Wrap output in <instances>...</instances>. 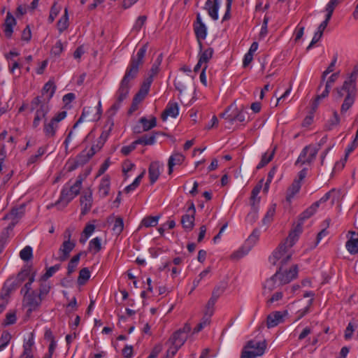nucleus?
<instances>
[{
  "instance_id": "f257e3e1",
  "label": "nucleus",
  "mask_w": 358,
  "mask_h": 358,
  "mask_svg": "<svg viewBox=\"0 0 358 358\" xmlns=\"http://www.w3.org/2000/svg\"><path fill=\"white\" fill-rule=\"evenodd\" d=\"M147 48V45H143L138 49L136 55L131 56L124 75L115 92V102L108 110L111 115H115L121 108L122 103L128 98L131 82L138 76L140 68L144 63Z\"/></svg>"
},
{
  "instance_id": "f03ea898",
  "label": "nucleus",
  "mask_w": 358,
  "mask_h": 358,
  "mask_svg": "<svg viewBox=\"0 0 358 358\" xmlns=\"http://www.w3.org/2000/svg\"><path fill=\"white\" fill-rule=\"evenodd\" d=\"M358 75V69H355L344 81L341 87L336 89V98L341 99L345 96L343 103L341 107V113H345L354 104L357 88L356 80Z\"/></svg>"
},
{
  "instance_id": "7ed1b4c3",
  "label": "nucleus",
  "mask_w": 358,
  "mask_h": 358,
  "mask_svg": "<svg viewBox=\"0 0 358 358\" xmlns=\"http://www.w3.org/2000/svg\"><path fill=\"white\" fill-rule=\"evenodd\" d=\"M31 111L35 112V116L33 120V127L37 128L41 121L44 119L50 111V107L48 101H44L41 97H35L30 103Z\"/></svg>"
},
{
  "instance_id": "20e7f679",
  "label": "nucleus",
  "mask_w": 358,
  "mask_h": 358,
  "mask_svg": "<svg viewBox=\"0 0 358 358\" xmlns=\"http://www.w3.org/2000/svg\"><path fill=\"white\" fill-rule=\"evenodd\" d=\"M83 178L79 176L75 182L69 188L64 187L61 192L59 199L56 204L63 203L66 206L72 201L80 192Z\"/></svg>"
},
{
  "instance_id": "39448f33",
  "label": "nucleus",
  "mask_w": 358,
  "mask_h": 358,
  "mask_svg": "<svg viewBox=\"0 0 358 358\" xmlns=\"http://www.w3.org/2000/svg\"><path fill=\"white\" fill-rule=\"evenodd\" d=\"M187 338V335L181 334L178 330L175 331L166 343V345L168 346L166 357L168 358L173 357L184 345Z\"/></svg>"
},
{
  "instance_id": "423d86ee",
  "label": "nucleus",
  "mask_w": 358,
  "mask_h": 358,
  "mask_svg": "<svg viewBox=\"0 0 358 358\" xmlns=\"http://www.w3.org/2000/svg\"><path fill=\"white\" fill-rule=\"evenodd\" d=\"M67 113L66 111H61L57 113L50 120H45L43 123V133L46 138H52L56 135L57 131L59 128V124L61 121L65 119Z\"/></svg>"
},
{
  "instance_id": "0eeeda50",
  "label": "nucleus",
  "mask_w": 358,
  "mask_h": 358,
  "mask_svg": "<svg viewBox=\"0 0 358 358\" xmlns=\"http://www.w3.org/2000/svg\"><path fill=\"white\" fill-rule=\"evenodd\" d=\"M259 238V231L255 229L252 231L244 244L231 255V258L238 259L249 253L252 248L256 245Z\"/></svg>"
},
{
  "instance_id": "6e6552de",
  "label": "nucleus",
  "mask_w": 358,
  "mask_h": 358,
  "mask_svg": "<svg viewBox=\"0 0 358 358\" xmlns=\"http://www.w3.org/2000/svg\"><path fill=\"white\" fill-rule=\"evenodd\" d=\"M289 248L285 245V243H281L278 247L272 252L268 257L269 262L275 265L280 261V266L286 264L292 257V253L289 251Z\"/></svg>"
},
{
  "instance_id": "1a4fd4ad",
  "label": "nucleus",
  "mask_w": 358,
  "mask_h": 358,
  "mask_svg": "<svg viewBox=\"0 0 358 358\" xmlns=\"http://www.w3.org/2000/svg\"><path fill=\"white\" fill-rule=\"evenodd\" d=\"M64 237L65 240L58 250L57 259L60 262L66 261L69 257L71 252L76 247V241L71 240V232L69 230L66 231Z\"/></svg>"
},
{
  "instance_id": "9d476101",
  "label": "nucleus",
  "mask_w": 358,
  "mask_h": 358,
  "mask_svg": "<svg viewBox=\"0 0 358 358\" xmlns=\"http://www.w3.org/2000/svg\"><path fill=\"white\" fill-rule=\"evenodd\" d=\"M319 148L313 145H306L301 150L295 162V165L297 166L299 164L303 165L305 164H311L315 160Z\"/></svg>"
},
{
  "instance_id": "9b49d317",
  "label": "nucleus",
  "mask_w": 358,
  "mask_h": 358,
  "mask_svg": "<svg viewBox=\"0 0 358 358\" xmlns=\"http://www.w3.org/2000/svg\"><path fill=\"white\" fill-rule=\"evenodd\" d=\"M43 299L37 294L36 291H31L30 294H27L23 298V306L27 308V315L37 310L41 305Z\"/></svg>"
},
{
  "instance_id": "f8f14e48",
  "label": "nucleus",
  "mask_w": 358,
  "mask_h": 358,
  "mask_svg": "<svg viewBox=\"0 0 358 358\" xmlns=\"http://www.w3.org/2000/svg\"><path fill=\"white\" fill-rule=\"evenodd\" d=\"M187 203L189 207L186 213L182 216L181 224L185 231H190L194 226L196 208L192 201H188Z\"/></svg>"
},
{
  "instance_id": "ddd939ff",
  "label": "nucleus",
  "mask_w": 358,
  "mask_h": 358,
  "mask_svg": "<svg viewBox=\"0 0 358 358\" xmlns=\"http://www.w3.org/2000/svg\"><path fill=\"white\" fill-rule=\"evenodd\" d=\"M275 273H279L278 285H283L290 282L293 279L296 278L298 273V268L296 265L292 266L288 271H282V266H280L278 271Z\"/></svg>"
},
{
  "instance_id": "4468645a",
  "label": "nucleus",
  "mask_w": 358,
  "mask_h": 358,
  "mask_svg": "<svg viewBox=\"0 0 358 358\" xmlns=\"http://www.w3.org/2000/svg\"><path fill=\"white\" fill-rule=\"evenodd\" d=\"M194 32L199 41V48H201L202 43L201 41L206 39L207 36V28L205 24L202 22L200 14H197L196 15V22L194 24Z\"/></svg>"
},
{
  "instance_id": "2eb2a0df",
  "label": "nucleus",
  "mask_w": 358,
  "mask_h": 358,
  "mask_svg": "<svg viewBox=\"0 0 358 358\" xmlns=\"http://www.w3.org/2000/svg\"><path fill=\"white\" fill-rule=\"evenodd\" d=\"M303 223L302 222H299L292 230L289 232L287 238L282 243H285L287 248L289 249L296 243L298 241L300 234L303 231Z\"/></svg>"
},
{
  "instance_id": "dca6fc26",
  "label": "nucleus",
  "mask_w": 358,
  "mask_h": 358,
  "mask_svg": "<svg viewBox=\"0 0 358 358\" xmlns=\"http://www.w3.org/2000/svg\"><path fill=\"white\" fill-rule=\"evenodd\" d=\"M81 214H87L92 208V192L90 189L83 192L80 197Z\"/></svg>"
},
{
  "instance_id": "f3484780",
  "label": "nucleus",
  "mask_w": 358,
  "mask_h": 358,
  "mask_svg": "<svg viewBox=\"0 0 358 358\" xmlns=\"http://www.w3.org/2000/svg\"><path fill=\"white\" fill-rule=\"evenodd\" d=\"M164 165L159 162H152L150 163L148 169V174L150 183L153 185L159 178Z\"/></svg>"
},
{
  "instance_id": "a211bd4d",
  "label": "nucleus",
  "mask_w": 358,
  "mask_h": 358,
  "mask_svg": "<svg viewBox=\"0 0 358 358\" xmlns=\"http://www.w3.org/2000/svg\"><path fill=\"white\" fill-rule=\"evenodd\" d=\"M179 114V106L178 103L176 101H170L164 110L162 114V119L163 121H166L168 117H171L172 118H176Z\"/></svg>"
},
{
  "instance_id": "6ab92c4d",
  "label": "nucleus",
  "mask_w": 358,
  "mask_h": 358,
  "mask_svg": "<svg viewBox=\"0 0 358 358\" xmlns=\"http://www.w3.org/2000/svg\"><path fill=\"white\" fill-rule=\"evenodd\" d=\"M220 6V0H206L204 9L208 11L209 16L213 20L218 19V10Z\"/></svg>"
},
{
  "instance_id": "aec40b11",
  "label": "nucleus",
  "mask_w": 358,
  "mask_h": 358,
  "mask_svg": "<svg viewBox=\"0 0 358 358\" xmlns=\"http://www.w3.org/2000/svg\"><path fill=\"white\" fill-rule=\"evenodd\" d=\"M101 149L96 144L92 145L90 149H85L83 150L78 155V161L80 164L87 163L97 152Z\"/></svg>"
},
{
  "instance_id": "412c9836",
  "label": "nucleus",
  "mask_w": 358,
  "mask_h": 358,
  "mask_svg": "<svg viewBox=\"0 0 358 358\" xmlns=\"http://www.w3.org/2000/svg\"><path fill=\"white\" fill-rule=\"evenodd\" d=\"M350 238L345 243V248L350 255L358 254V232L350 231Z\"/></svg>"
},
{
  "instance_id": "4be33fe9",
  "label": "nucleus",
  "mask_w": 358,
  "mask_h": 358,
  "mask_svg": "<svg viewBox=\"0 0 358 358\" xmlns=\"http://www.w3.org/2000/svg\"><path fill=\"white\" fill-rule=\"evenodd\" d=\"M34 336L31 333L27 339L24 340L23 352L22 356L24 358H34L32 348L34 345Z\"/></svg>"
},
{
  "instance_id": "5701e85b",
  "label": "nucleus",
  "mask_w": 358,
  "mask_h": 358,
  "mask_svg": "<svg viewBox=\"0 0 358 358\" xmlns=\"http://www.w3.org/2000/svg\"><path fill=\"white\" fill-rule=\"evenodd\" d=\"M16 25V20L10 12L6 14L4 22V33L7 38H10L13 32V27Z\"/></svg>"
},
{
  "instance_id": "b1692460",
  "label": "nucleus",
  "mask_w": 358,
  "mask_h": 358,
  "mask_svg": "<svg viewBox=\"0 0 358 358\" xmlns=\"http://www.w3.org/2000/svg\"><path fill=\"white\" fill-rule=\"evenodd\" d=\"M185 160V156L180 152H174L173 153L168 161V166H169V174H171L173 173V167L177 165H180Z\"/></svg>"
},
{
  "instance_id": "393cba45",
  "label": "nucleus",
  "mask_w": 358,
  "mask_h": 358,
  "mask_svg": "<svg viewBox=\"0 0 358 358\" xmlns=\"http://www.w3.org/2000/svg\"><path fill=\"white\" fill-rule=\"evenodd\" d=\"M110 189V179L108 176H103L99 185L98 194L99 197L104 198L109 194Z\"/></svg>"
},
{
  "instance_id": "a878e982",
  "label": "nucleus",
  "mask_w": 358,
  "mask_h": 358,
  "mask_svg": "<svg viewBox=\"0 0 358 358\" xmlns=\"http://www.w3.org/2000/svg\"><path fill=\"white\" fill-rule=\"evenodd\" d=\"M283 321V314L280 311H275L267 316L266 325L268 328H273Z\"/></svg>"
},
{
  "instance_id": "bb28decb",
  "label": "nucleus",
  "mask_w": 358,
  "mask_h": 358,
  "mask_svg": "<svg viewBox=\"0 0 358 358\" xmlns=\"http://www.w3.org/2000/svg\"><path fill=\"white\" fill-rule=\"evenodd\" d=\"M23 214H24V207L23 206H20L19 208H13L11 210V211L4 217V219L5 220L6 219L11 220L12 224H11V225L9 226V227H13L15 225V224L16 222H17L19 219L20 217H22Z\"/></svg>"
},
{
  "instance_id": "cd10ccee",
  "label": "nucleus",
  "mask_w": 358,
  "mask_h": 358,
  "mask_svg": "<svg viewBox=\"0 0 358 358\" xmlns=\"http://www.w3.org/2000/svg\"><path fill=\"white\" fill-rule=\"evenodd\" d=\"M279 273H275L272 277H271L269 279H268L265 283H264V294H266V293H270L272 290L275 289L276 287H279L280 285H278V278Z\"/></svg>"
},
{
  "instance_id": "c85d7f7f",
  "label": "nucleus",
  "mask_w": 358,
  "mask_h": 358,
  "mask_svg": "<svg viewBox=\"0 0 358 358\" xmlns=\"http://www.w3.org/2000/svg\"><path fill=\"white\" fill-rule=\"evenodd\" d=\"M301 185L299 180H294L292 185L288 187L287 190L286 200L288 202H291L294 196L299 193L301 189Z\"/></svg>"
},
{
  "instance_id": "c756f323",
  "label": "nucleus",
  "mask_w": 358,
  "mask_h": 358,
  "mask_svg": "<svg viewBox=\"0 0 358 358\" xmlns=\"http://www.w3.org/2000/svg\"><path fill=\"white\" fill-rule=\"evenodd\" d=\"M202 47L200 48V52L198 55L199 59L200 60L201 63H203L204 66L207 65V64L209 62V61L213 57L214 50L212 48H208L205 49L204 50H202Z\"/></svg>"
},
{
  "instance_id": "7c9ffc66",
  "label": "nucleus",
  "mask_w": 358,
  "mask_h": 358,
  "mask_svg": "<svg viewBox=\"0 0 358 358\" xmlns=\"http://www.w3.org/2000/svg\"><path fill=\"white\" fill-rule=\"evenodd\" d=\"M162 62V55L160 54L158 55L155 62L152 64L150 70L148 71V76L146 78H151L153 81L154 78L158 74L160 65Z\"/></svg>"
},
{
  "instance_id": "2f4dec72",
  "label": "nucleus",
  "mask_w": 358,
  "mask_h": 358,
  "mask_svg": "<svg viewBox=\"0 0 358 358\" xmlns=\"http://www.w3.org/2000/svg\"><path fill=\"white\" fill-rule=\"evenodd\" d=\"M138 123L142 125L143 131H147L157 125V118L155 117L152 116L150 120H148L145 117H142L140 118Z\"/></svg>"
},
{
  "instance_id": "473e14b6",
  "label": "nucleus",
  "mask_w": 358,
  "mask_h": 358,
  "mask_svg": "<svg viewBox=\"0 0 358 358\" xmlns=\"http://www.w3.org/2000/svg\"><path fill=\"white\" fill-rule=\"evenodd\" d=\"M260 346L262 348V355L264 353L265 350L266 348V341H256L251 340L249 341L247 344L245 345L248 349L252 350V352H257L259 348H257V346Z\"/></svg>"
},
{
  "instance_id": "72a5a7b5",
  "label": "nucleus",
  "mask_w": 358,
  "mask_h": 358,
  "mask_svg": "<svg viewBox=\"0 0 358 358\" xmlns=\"http://www.w3.org/2000/svg\"><path fill=\"white\" fill-rule=\"evenodd\" d=\"M245 113L246 111L244 109L241 110L239 111H237L236 113L234 115L230 114L227 115L226 117V120L230 124H232L236 121L243 122L245 120Z\"/></svg>"
},
{
  "instance_id": "f704fd0d",
  "label": "nucleus",
  "mask_w": 358,
  "mask_h": 358,
  "mask_svg": "<svg viewBox=\"0 0 358 358\" xmlns=\"http://www.w3.org/2000/svg\"><path fill=\"white\" fill-rule=\"evenodd\" d=\"M56 90V85L52 80L47 82L42 90V94L47 96V99L49 101L54 95Z\"/></svg>"
},
{
  "instance_id": "c9c22d12",
  "label": "nucleus",
  "mask_w": 358,
  "mask_h": 358,
  "mask_svg": "<svg viewBox=\"0 0 358 358\" xmlns=\"http://www.w3.org/2000/svg\"><path fill=\"white\" fill-rule=\"evenodd\" d=\"M82 254V252H79L78 254L74 255L69 262L67 267V274L69 275L72 274L76 271L80 262Z\"/></svg>"
},
{
  "instance_id": "e433bc0d",
  "label": "nucleus",
  "mask_w": 358,
  "mask_h": 358,
  "mask_svg": "<svg viewBox=\"0 0 358 358\" xmlns=\"http://www.w3.org/2000/svg\"><path fill=\"white\" fill-rule=\"evenodd\" d=\"M341 122V118L336 110L333 111L332 117L327 121L325 128L328 131L332 130L335 127L338 125Z\"/></svg>"
},
{
  "instance_id": "4c0bfd02",
  "label": "nucleus",
  "mask_w": 358,
  "mask_h": 358,
  "mask_svg": "<svg viewBox=\"0 0 358 358\" xmlns=\"http://www.w3.org/2000/svg\"><path fill=\"white\" fill-rule=\"evenodd\" d=\"M157 134H153L151 135H144L141 136V138L136 140V143H138V145H153L156 142V135Z\"/></svg>"
},
{
  "instance_id": "58836bf2",
  "label": "nucleus",
  "mask_w": 358,
  "mask_h": 358,
  "mask_svg": "<svg viewBox=\"0 0 358 358\" xmlns=\"http://www.w3.org/2000/svg\"><path fill=\"white\" fill-rule=\"evenodd\" d=\"M57 29L60 33L66 30L69 27L68 9L66 8L63 16L57 22Z\"/></svg>"
},
{
  "instance_id": "ea45409f",
  "label": "nucleus",
  "mask_w": 358,
  "mask_h": 358,
  "mask_svg": "<svg viewBox=\"0 0 358 358\" xmlns=\"http://www.w3.org/2000/svg\"><path fill=\"white\" fill-rule=\"evenodd\" d=\"M275 154V149L270 152H265L261 159L260 162L257 166V169H260L268 164L273 158Z\"/></svg>"
},
{
  "instance_id": "a19ab883",
  "label": "nucleus",
  "mask_w": 358,
  "mask_h": 358,
  "mask_svg": "<svg viewBox=\"0 0 358 358\" xmlns=\"http://www.w3.org/2000/svg\"><path fill=\"white\" fill-rule=\"evenodd\" d=\"M257 348H259L257 352H252V350L248 349L245 346H244L241 358H256L257 356L262 355V348L259 345L257 346Z\"/></svg>"
},
{
  "instance_id": "79ce46f5",
  "label": "nucleus",
  "mask_w": 358,
  "mask_h": 358,
  "mask_svg": "<svg viewBox=\"0 0 358 358\" xmlns=\"http://www.w3.org/2000/svg\"><path fill=\"white\" fill-rule=\"evenodd\" d=\"M88 248L94 254L99 252L101 250V238L99 237L92 238L89 243Z\"/></svg>"
},
{
  "instance_id": "37998d69",
  "label": "nucleus",
  "mask_w": 358,
  "mask_h": 358,
  "mask_svg": "<svg viewBox=\"0 0 358 358\" xmlns=\"http://www.w3.org/2000/svg\"><path fill=\"white\" fill-rule=\"evenodd\" d=\"M337 59H338V56L337 55H335L333 57V59L331 61V62L330 63V64L329 65V66L327 68V69L322 73V79H321V82H320V86L319 87H321L323 83L325 81V79H326V77L328 74H329L330 73L333 72L334 70V67H335V65L336 64V62H337Z\"/></svg>"
},
{
  "instance_id": "c03bdc74",
  "label": "nucleus",
  "mask_w": 358,
  "mask_h": 358,
  "mask_svg": "<svg viewBox=\"0 0 358 358\" xmlns=\"http://www.w3.org/2000/svg\"><path fill=\"white\" fill-rule=\"evenodd\" d=\"M11 338L12 336L8 331H3L2 332L0 337V352L8 345Z\"/></svg>"
},
{
  "instance_id": "a18cd8bd",
  "label": "nucleus",
  "mask_w": 358,
  "mask_h": 358,
  "mask_svg": "<svg viewBox=\"0 0 358 358\" xmlns=\"http://www.w3.org/2000/svg\"><path fill=\"white\" fill-rule=\"evenodd\" d=\"M113 231L115 235H120L124 229V221L121 217H115L113 226Z\"/></svg>"
},
{
  "instance_id": "49530a36",
  "label": "nucleus",
  "mask_w": 358,
  "mask_h": 358,
  "mask_svg": "<svg viewBox=\"0 0 358 358\" xmlns=\"http://www.w3.org/2000/svg\"><path fill=\"white\" fill-rule=\"evenodd\" d=\"M211 271L210 267H208L201 271L193 281V289L197 287L202 280L207 278Z\"/></svg>"
},
{
  "instance_id": "de8ad7c7",
  "label": "nucleus",
  "mask_w": 358,
  "mask_h": 358,
  "mask_svg": "<svg viewBox=\"0 0 358 358\" xmlns=\"http://www.w3.org/2000/svg\"><path fill=\"white\" fill-rule=\"evenodd\" d=\"M90 278V272L88 268H83L79 272L78 278V283L80 285H83Z\"/></svg>"
},
{
  "instance_id": "09e8293b",
  "label": "nucleus",
  "mask_w": 358,
  "mask_h": 358,
  "mask_svg": "<svg viewBox=\"0 0 358 358\" xmlns=\"http://www.w3.org/2000/svg\"><path fill=\"white\" fill-rule=\"evenodd\" d=\"M50 290V285L46 281L41 280L40 279V287L38 289V295H39L43 299L48 295Z\"/></svg>"
},
{
  "instance_id": "8fccbe9b",
  "label": "nucleus",
  "mask_w": 358,
  "mask_h": 358,
  "mask_svg": "<svg viewBox=\"0 0 358 358\" xmlns=\"http://www.w3.org/2000/svg\"><path fill=\"white\" fill-rule=\"evenodd\" d=\"M275 208L276 205L273 204L268 208L267 212L262 220L264 224H267L272 222L273 217L275 213Z\"/></svg>"
},
{
  "instance_id": "3c124183",
  "label": "nucleus",
  "mask_w": 358,
  "mask_h": 358,
  "mask_svg": "<svg viewBox=\"0 0 358 358\" xmlns=\"http://www.w3.org/2000/svg\"><path fill=\"white\" fill-rule=\"evenodd\" d=\"M210 316L204 315L202 317L201 322L197 324V326L194 329L193 333L197 334L201 331L203 328L208 326L210 324Z\"/></svg>"
},
{
  "instance_id": "603ef678",
  "label": "nucleus",
  "mask_w": 358,
  "mask_h": 358,
  "mask_svg": "<svg viewBox=\"0 0 358 358\" xmlns=\"http://www.w3.org/2000/svg\"><path fill=\"white\" fill-rule=\"evenodd\" d=\"M32 256L33 250L31 246L27 245L20 252V257L23 261L27 262L30 260L32 258Z\"/></svg>"
},
{
  "instance_id": "864d4df0",
  "label": "nucleus",
  "mask_w": 358,
  "mask_h": 358,
  "mask_svg": "<svg viewBox=\"0 0 358 358\" xmlns=\"http://www.w3.org/2000/svg\"><path fill=\"white\" fill-rule=\"evenodd\" d=\"M61 267L60 264H55L49 267L46 272L41 276V280L46 281L49 278L52 277Z\"/></svg>"
},
{
  "instance_id": "5fc2aeb1",
  "label": "nucleus",
  "mask_w": 358,
  "mask_h": 358,
  "mask_svg": "<svg viewBox=\"0 0 358 358\" xmlns=\"http://www.w3.org/2000/svg\"><path fill=\"white\" fill-rule=\"evenodd\" d=\"M317 203H313L308 208H307L301 215V219L303 222V220L305 219H308L310 217H311L313 215L315 214V213L317 211Z\"/></svg>"
},
{
  "instance_id": "6e6d98bb",
  "label": "nucleus",
  "mask_w": 358,
  "mask_h": 358,
  "mask_svg": "<svg viewBox=\"0 0 358 358\" xmlns=\"http://www.w3.org/2000/svg\"><path fill=\"white\" fill-rule=\"evenodd\" d=\"M159 218V216L145 217L142 220L141 224L145 227H155L157 224Z\"/></svg>"
},
{
  "instance_id": "4d7b16f0",
  "label": "nucleus",
  "mask_w": 358,
  "mask_h": 358,
  "mask_svg": "<svg viewBox=\"0 0 358 358\" xmlns=\"http://www.w3.org/2000/svg\"><path fill=\"white\" fill-rule=\"evenodd\" d=\"M94 110V109L91 107L84 108L80 117H79L78 120L73 125V129H75L76 127H77L78 125L80 123L83 122L85 120V119L87 118L90 113H92Z\"/></svg>"
},
{
  "instance_id": "13d9d810",
  "label": "nucleus",
  "mask_w": 358,
  "mask_h": 358,
  "mask_svg": "<svg viewBox=\"0 0 358 358\" xmlns=\"http://www.w3.org/2000/svg\"><path fill=\"white\" fill-rule=\"evenodd\" d=\"M331 89V87H329V85H325V88H324V90H323V92H322L320 94H318V95L316 96V98H315V101H314V103H313L314 107H315V108H316V107H317V106H318V105H319V103H320V101L322 99H324V98H326V97H327V96H328V95H329V92H330Z\"/></svg>"
},
{
  "instance_id": "bf43d9fd",
  "label": "nucleus",
  "mask_w": 358,
  "mask_h": 358,
  "mask_svg": "<svg viewBox=\"0 0 358 358\" xmlns=\"http://www.w3.org/2000/svg\"><path fill=\"white\" fill-rule=\"evenodd\" d=\"M35 278V273H32L29 277V281L26 282L24 286L21 289V293L24 294V296H25L27 294H30L31 292V285L34 281Z\"/></svg>"
},
{
  "instance_id": "052dcab7",
  "label": "nucleus",
  "mask_w": 358,
  "mask_h": 358,
  "mask_svg": "<svg viewBox=\"0 0 358 358\" xmlns=\"http://www.w3.org/2000/svg\"><path fill=\"white\" fill-rule=\"evenodd\" d=\"M152 82L153 81L152 80L151 78H145L141 86L139 92L146 96L149 92Z\"/></svg>"
},
{
  "instance_id": "680f3d73",
  "label": "nucleus",
  "mask_w": 358,
  "mask_h": 358,
  "mask_svg": "<svg viewBox=\"0 0 358 358\" xmlns=\"http://www.w3.org/2000/svg\"><path fill=\"white\" fill-rule=\"evenodd\" d=\"M152 82L153 81L152 80L151 78H145L141 86L139 92L146 96L149 92Z\"/></svg>"
},
{
  "instance_id": "e2e57ef3",
  "label": "nucleus",
  "mask_w": 358,
  "mask_h": 358,
  "mask_svg": "<svg viewBox=\"0 0 358 358\" xmlns=\"http://www.w3.org/2000/svg\"><path fill=\"white\" fill-rule=\"evenodd\" d=\"M17 321L16 314L14 312H10L6 313V318L3 321V324L4 326H9L13 324Z\"/></svg>"
},
{
  "instance_id": "0e129e2a",
  "label": "nucleus",
  "mask_w": 358,
  "mask_h": 358,
  "mask_svg": "<svg viewBox=\"0 0 358 358\" xmlns=\"http://www.w3.org/2000/svg\"><path fill=\"white\" fill-rule=\"evenodd\" d=\"M64 50L63 43L60 40L57 41L51 50V54L55 56H59Z\"/></svg>"
},
{
  "instance_id": "69168bd1",
  "label": "nucleus",
  "mask_w": 358,
  "mask_h": 358,
  "mask_svg": "<svg viewBox=\"0 0 358 358\" xmlns=\"http://www.w3.org/2000/svg\"><path fill=\"white\" fill-rule=\"evenodd\" d=\"M147 20V17L145 15H141L139 16L133 27V29L139 31L143 27V26L145 24V21Z\"/></svg>"
},
{
  "instance_id": "338daca9",
  "label": "nucleus",
  "mask_w": 358,
  "mask_h": 358,
  "mask_svg": "<svg viewBox=\"0 0 358 358\" xmlns=\"http://www.w3.org/2000/svg\"><path fill=\"white\" fill-rule=\"evenodd\" d=\"M60 11V8L57 6L56 3H54L51 7L50 15L48 17V21L50 23L53 22L55 17L57 16Z\"/></svg>"
},
{
  "instance_id": "774afa93",
  "label": "nucleus",
  "mask_w": 358,
  "mask_h": 358,
  "mask_svg": "<svg viewBox=\"0 0 358 358\" xmlns=\"http://www.w3.org/2000/svg\"><path fill=\"white\" fill-rule=\"evenodd\" d=\"M215 303L216 302L215 301H213L210 299L208 300V301L206 306V310L204 312V315L212 317V315L214 313V306H215Z\"/></svg>"
}]
</instances>
